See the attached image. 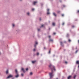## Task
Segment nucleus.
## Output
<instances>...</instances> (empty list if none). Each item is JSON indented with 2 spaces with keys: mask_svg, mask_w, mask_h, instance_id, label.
Instances as JSON below:
<instances>
[{
  "mask_svg": "<svg viewBox=\"0 0 79 79\" xmlns=\"http://www.w3.org/2000/svg\"><path fill=\"white\" fill-rule=\"evenodd\" d=\"M52 69V73H50L49 74L50 79L52 78H53V77L54 76V75L53 74V69Z\"/></svg>",
  "mask_w": 79,
  "mask_h": 79,
  "instance_id": "f257e3e1",
  "label": "nucleus"
},
{
  "mask_svg": "<svg viewBox=\"0 0 79 79\" xmlns=\"http://www.w3.org/2000/svg\"><path fill=\"white\" fill-rule=\"evenodd\" d=\"M15 74H16V75L15 76V77H16V78H18V77H19V75L18 73V70L17 69H15Z\"/></svg>",
  "mask_w": 79,
  "mask_h": 79,
  "instance_id": "f03ea898",
  "label": "nucleus"
},
{
  "mask_svg": "<svg viewBox=\"0 0 79 79\" xmlns=\"http://www.w3.org/2000/svg\"><path fill=\"white\" fill-rule=\"evenodd\" d=\"M13 77V75H10L9 76H8L7 77V79H10V77Z\"/></svg>",
  "mask_w": 79,
  "mask_h": 79,
  "instance_id": "7ed1b4c3",
  "label": "nucleus"
},
{
  "mask_svg": "<svg viewBox=\"0 0 79 79\" xmlns=\"http://www.w3.org/2000/svg\"><path fill=\"white\" fill-rule=\"evenodd\" d=\"M51 66H52L53 68L54 69V71H55L56 70H55V66H52V64H50V65H49V67H51Z\"/></svg>",
  "mask_w": 79,
  "mask_h": 79,
  "instance_id": "20e7f679",
  "label": "nucleus"
},
{
  "mask_svg": "<svg viewBox=\"0 0 79 79\" xmlns=\"http://www.w3.org/2000/svg\"><path fill=\"white\" fill-rule=\"evenodd\" d=\"M37 3V1H35V2H33V4L34 5H36V4Z\"/></svg>",
  "mask_w": 79,
  "mask_h": 79,
  "instance_id": "39448f33",
  "label": "nucleus"
},
{
  "mask_svg": "<svg viewBox=\"0 0 79 79\" xmlns=\"http://www.w3.org/2000/svg\"><path fill=\"white\" fill-rule=\"evenodd\" d=\"M21 70L22 71L23 73H25L26 72L23 68H22Z\"/></svg>",
  "mask_w": 79,
  "mask_h": 79,
  "instance_id": "423d86ee",
  "label": "nucleus"
},
{
  "mask_svg": "<svg viewBox=\"0 0 79 79\" xmlns=\"http://www.w3.org/2000/svg\"><path fill=\"white\" fill-rule=\"evenodd\" d=\"M27 15H28V16H30V12H27Z\"/></svg>",
  "mask_w": 79,
  "mask_h": 79,
  "instance_id": "0eeeda50",
  "label": "nucleus"
},
{
  "mask_svg": "<svg viewBox=\"0 0 79 79\" xmlns=\"http://www.w3.org/2000/svg\"><path fill=\"white\" fill-rule=\"evenodd\" d=\"M71 77H72V76H69L68 77L67 79H71Z\"/></svg>",
  "mask_w": 79,
  "mask_h": 79,
  "instance_id": "6e6552de",
  "label": "nucleus"
},
{
  "mask_svg": "<svg viewBox=\"0 0 79 79\" xmlns=\"http://www.w3.org/2000/svg\"><path fill=\"white\" fill-rule=\"evenodd\" d=\"M12 26L13 27H15V24L14 23H13L12 24Z\"/></svg>",
  "mask_w": 79,
  "mask_h": 79,
  "instance_id": "1a4fd4ad",
  "label": "nucleus"
},
{
  "mask_svg": "<svg viewBox=\"0 0 79 79\" xmlns=\"http://www.w3.org/2000/svg\"><path fill=\"white\" fill-rule=\"evenodd\" d=\"M53 15L54 16H56V14L55 13H53Z\"/></svg>",
  "mask_w": 79,
  "mask_h": 79,
  "instance_id": "9d476101",
  "label": "nucleus"
},
{
  "mask_svg": "<svg viewBox=\"0 0 79 79\" xmlns=\"http://www.w3.org/2000/svg\"><path fill=\"white\" fill-rule=\"evenodd\" d=\"M76 63H77V64H79V61H77ZM78 68H79V65H78Z\"/></svg>",
  "mask_w": 79,
  "mask_h": 79,
  "instance_id": "9b49d317",
  "label": "nucleus"
},
{
  "mask_svg": "<svg viewBox=\"0 0 79 79\" xmlns=\"http://www.w3.org/2000/svg\"><path fill=\"white\" fill-rule=\"evenodd\" d=\"M35 62H36V60H35V61H32V63H33V64L35 63Z\"/></svg>",
  "mask_w": 79,
  "mask_h": 79,
  "instance_id": "f8f14e48",
  "label": "nucleus"
},
{
  "mask_svg": "<svg viewBox=\"0 0 79 79\" xmlns=\"http://www.w3.org/2000/svg\"><path fill=\"white\" fill-rule=\"evenodd\" d=\"M6 74H8V70H7L6 71Z\"/></svg>",
  "mask_w": 79,
  "mask_h": 79,
  "instance_id": "ddd939ff",
  "label": "nucleus"
},
{
  "mask_svg": "<svg viewBox=\"0 0 79 79\" xmlns=\"http://www.w3.org/2000/svg\"><path fill=\"white\" fill-rule=\"evenodd\" d=\"M21 76H22V77H23V76H24V73H22L21 74Z\"/></svg>",
  "mask_w": 79,
  "mask_h": 79,
  "instance_id": "4468645a",
  "label": "nucleus"
},
{
  "mask_svg": "<svg viewBox=\"0 0 79 79\" xmlns=\"http://www.w3.org/2000/svg\"><path fill=\"white\" fill-rule=\"evenodd\" d=\"M30 74L31 76H32V74H33V73H32V72H31Z\"/></svg>",
  "mask_w": 79,
  "mask_h": 79,
  "instance_id": "2eb2a0df",
  "label": "nucleus"
},
{
  "mask_svg": "<svg viewBox=\"0 0 79 79\" xmlns=\"http://www.w3.org/2000/svg\"><path fill=\"white\" fill-rule=\"evenodd\" d=\"M76 75H75L73 77V78L74 79H76Z\"/></svg>",
  "mask_w": 79,
  "mask_h": 79,
  "instance_id": "dca6fc26",
  "label": "nucleus"
},
{
  "mask_svg": "<svg viewBox=\"0 0 79 79\" xmlns=\"http://www.w3.org/2000/svg\"><path fill=\"white\" fill-rule=\"evenodd\" d=\"M16 31H17V32H19V31H20V30L19 29H18L16 30Z\"/></svg>",
  "mask_w": 79,
  "mask_h": 79,
  "instance_id": "f3484780",
  "label": "nucleus"
},
{
  "mask_svg": "<svg viewBox=\"0 0 79 79\" xmlns=\"http://www.w3.org/2000/svg\"><path fill=\"white\" fill-rule=\"evenodd\" d=\"M47 15H49L50 12H49V11H48V12H47Z\"/></svg>",
  "mask_w": 79,
  "mask_h": 79,
  "instance_id": "a211bd4d",
  "label": "nucleus"
},
{
  "mask_svg": "<svg viewBox=\"0 0 79 79\" xmlns=\"http://www.w3.org/2000/svg\"><path fill=\"white\" fill-rule=\"evenodd\" d=\"M35 50H36V49L35 48L33 49V51L34 52H35Z\"/></svg>",
  "mask_w": 79,
  "mask_h": 79,
  "instance_id": "6ab92c4d",
  "label": "nucleus"
},
{
  "mask_svg": "<svg viewBox=\"0 0 79 79\" xmlns=\"http://www.w3.org/2000/svg\"><path fill=\"white\" fill-rule=\"evenodd\" d=\"M52 25H53V26H55V23H53Z\"/></svg>",
  "mask_w": 79,
  "mask_h": 79,
  "instance_id": "aec40b11",
  "label": "nucleus"
},
{
  "mask_svg": "<svg viewBox=\"0 0 79 79\" xmlns=\"http://www.w3.org/2000/svg\"><path fill=\"white\" fill-rule=\"evenodd\" d=\"M60 44L61 45H63V43L62 42H60Z\"/></svg>",
  "mask_w": 79,
  "mask_h": 79,
  "instance_id": "412c9836",
  "label": "nucleus"
},
{
  "mask_svg": "<svg viewBox=\"0 0 79 79\" xmlns=\"http://www.w3.org/2000/svg\"><path fill=\"white\" fill-rule=\"evenodd\" d=\"M36 46H37V44H35L34 45V47L35 48H36Z\"/></svg>",
  "mask_w": 79,
  "mask_h": 79,
  "instance_id": "4be33fe9",
  "label": "nucleus"
},
{
  "mask_svg": "<svg viewBox=\"0 0 79 79\" xmlns=\"http://www.w3.org/2000/svg\"><path fill=\"white\" fill-rule=\"evenodd\" d=\"M49 41H50L53 42V40H51V39H50Z\"/></svg>",
  "mask_w": 79,
  "mask_h": 79,
  "instance_id": "5701e85b",
  "label": "nucleus"
},
{
  "mask_svg": "<svg viewBox=\"0 0 79 79\" xmlns=\"http://www.w3.org/2000/svg\"><path fill=\"white\" fill-rule=\"evenodd\" d=\"M35 44H36V45H37V44H38V43L37 42H35Z\"/></svg>",
  "mask_w": 79,
  "mask_h": 79,
  "instance_id": "b1692460",
  "label": "nucleus"
},
{
  "mask_svg": "<svg viewBox=\"0 0 79 79\" xmlns=\"http://www.w3.org/2000/svg\"><path fill=\"white\" fill-rule=\"evenodd\" d=\"M35 10V9H34V8H32V11H34Z\"/></svg>",
  "mask_w": 79,
  "mask_h": 79,
  "instance_id": "393cba45",
  "label": "nucleus"
},
{
  "mask_svg": "<svg viewBox=\"0 0 79 79\" xmlns=\"http://www.w3.org/2000/svg\"><path fill=\"white\" fill-rule=\"evenodd\" d=\"M37 55H39V53L37 52Z\"/></svg>",
  "mask_w": 79,
  "mask_h": 79,
  "instance_id": "a878e982",
  "label": "nucleus"
},
{
  "mask_svg": "<svg viewBox=\"0 0 79 79\" xmlns=\"http://www.w3.org/2000/svg\"><path fill=\"white\" fill-rule=\"evenodd\" d=\"M28 68H27V69H26V71H28Z\"/></svg>",
  "mask_w": 79,
  "mask_h": 79,
  "instance_id": "bb28decb",
  "label": "nucleus"
},
{
  "mask_svg": "<svg viewBox=\"0 0 79 79\" xmlns=\"http://www.w3.org/2000/svg\"><path fill=\"white\" fill-rule=\"evenodd\" d=\"M40 29H38V31H40Z\"/></svg>",
  "mask_w": 79,
  "mask_h": 79,
  "instance_id": "cd10ccee",
  "label": "nucleus"
},
{
  "mask_svg": "<svg viewBox=\"0 0 79 79\" xmlns=\"http://www.w3.org/2000/svg\"><path fill=\"white\" fill-rule=\"evenodd\" d=\"M53 34H54V35H55V34H56V33H54Z\"/></svg>",
  "mask_w": 79,
  "mask_h": 79,
  "instance_id": "c85d7f7f",
  "label": "nucleus"
},
{
  "mask_svg": "<svg viewBox=\"0 0 79 79\" xmlns=\"http://www.w3.org/2000/svg\"><path fill=\"white\" fill-rule=\"evenodd\" d=\"M65 63L66 64H67V63H68V62H67V61H65Z\"/></svg>",
  "mask_w": 79,
  "mask_h": 79,
  "instance_id": "c756f323",
  "label": "nucleus"
},
{
  "mask_svg": "<svg viewBox=\"0 0 79 79\" xmlns=\"http://www.w3.org/2000/svg\"><path fill=\"white\" fill-rule=\"evenodd\" d=\"M48 37L49 38H50L51 37V36H49Z\"/></svg>",
  "mask_w": 79,
  "mask_h": 79,
  "instance_id": "7c9ffc66",
  "label": "nucleus"
},
{
  "mask_svg": "<svg viewBox=\"0 0 79 79\" xmlns=\"http://www.w3.org/2000/svg\"><path fill=\"white\" fill-rule=\"evenodd\" d=\"M77 52H78V50H77V51H76V53H77Z\"/></svg>",
  "mask_w": 79,
  "mask_h": 79,
  "instance_id": "2f4dec72",
  "label": "nucleus"
},
{
  "mask_svg": "<svg viewBox=\"0 0 79 79\" xmlns=\"http://www.w3.org/2000/svg\"><path fill=\"white\" fill-rule=\"evenodd\" d=\"M62 16H64V14H62Z\"/></svg>",
  "mask_w": 79,
  "mask_h": 79,
  "instance_id": "473e14b6",
  "label": "nucleus"
},
{
  "mask_svg": "<svg viewBox=\"0 0 79 79\" xmlns=\"http://www.w3.org/2000/svg\"><path fill=\"white\" fill-rule=\"evenodd\" d=\"M69 42H71V40H69Z\"/></svg>",
  "mask_w": 79,
  "mask_h": 79,
  "instance_id": "72a5a7b5",
  "label": "nucleus"
},
{
  "mask_svg": "<svg viewBox=\"0 0 79 79\" xmlns=\"http://www.w3.org/2000/svg\"><path fill=\"white\" fill-rule=\"evenodd\" d=\"M20 2H22L23 1V0H19Z\"/></svg>",
  "mask_w": 79,
  "mask_h": 79,
  "instance_id": "f704fd0d",
  "label": "nucleus"
},
{
  "mask_svg": "<svg viewBox=\"0 0 79 79\" xmlns=\"http://www.w3.org/2000/svg\"><path fill=\"white\" fill-rule=\"evenodd\" d=\"M51 51H49V53H50Z\"/></svg>",
  "mask_w": 79,
  "mask_h": 79,
  "instance_id": "c9c22d12",
  "label": "nucleus"
},
{
  "mask_svg": "<svg viewBox=\"0 0 79 79\" xmlns=\"http://www.w3.org/2000/svg\"><path fill=\"white\" fill-rule=\"evenodd\" d=\"M64 23H63L62 24V25H64Z\"/></svg>",
  "mask_w": 79,
  "mask_h": 79,
  "instance_id": "e433bc0d",
  "label": "nucleus"
},
{
  "mask_svg": "<svg viewBox=\"0 0 79 79\" xmlns=\"http://www.w3.org/2000/svg\"><path fill=\"white\" fill-rule=\"evenodd\" d=\"M43 26H44V25H41V27H43Z\"/></svg>",
  "mask_w": 79,
  "mask_h": 79,
  "instance_id": "4c0bfd02",
  "label": "nucleus"
},
{
  "mask_svg": "<svg viewBox=\"0 0 79 79\" xmlns=\"http://www.w3.org/2000/svg\"><path fill=\"white\" fill-rule=\"evenodd\" d=\"M49 11V9H48V11Z\"/></svg>",
  "mask_w": 79,
  "mask_h": 79,
  "instance_id": "58836bf2",
  "label": "nucleus"
},
{
  "mask_svg": "<svg viewBox=\"0 0 79 79\" xmlns=\"http://www.w3.org/2000/svg\"><path fill=\"white\" fill-rule=\"evenodd\" d=\"M67 37H68V34L67 35Z\"/></svg>",
  "mask_w": 79,
  "mask_h": 79,
  "instance_id": "ea45409f",
  "label": "nucleus"
},
{
  "mask_svg": "<svg viewBox=\"0 0 79 79\" xmlns=\"http://www.w3.org/2000/svg\"><path fill=\"white\" fill-rule=\"evenodd\" d=\"M74 27V26H72V27Z\"/></svg>",
  "mask_w": 79,
  "mask_h": 79,
  "instance_id": "a19ab883",
  "label": "nucleus"
},
{
  "mask_svg": "<svg viewBox=\"0 0 79 79\" xmlns=\"http://www.w3.org/2000/svg\"><path fill=\"white\" fill-rule=\"evenodd\" d=\"M77 12L78 13H79V10H78Z\"/></svg>",
  "mask_w": 79,
  "mask_h": 79,
  "instance_id": "79ce46f5",
  "label": "nucleus"
},
{
  "mask_svg": "<svg viewBox=\"0 0 79 79\" xmlns=\"http://www.w3.org/2000/svg\"><path fill=\"white\" fill-rule=\"evenodd\" d=\"M60 2H62L61 1V0H60Z\"/></svg>",
  "mask_w": 79,
  "mask_h": 79,
  "instance_id": "37998d69",
  "label": "nucleus"
},
{
  "mask_svg": "<svg viewBox=\"0 0 79 79\" xmlns=\"http://www.w3.org/2000/svg\"><path fill=\"white\" fill-rule=\"evenodd\" d=\"M63 6H64H64H65L64 5H63Z\"/></svg>",
  "mask_w": 79,
  "mask_h": 79,
  "instance_id": "c03bdc74",
  "label": "nucleus"
},
{
  "mask_svg": "<svg viewBox=\"0 0 79 79\" xmlns=\"http://www.w3.org/2000/svg\"><path fill=\"white\" fill-rule=\"evenodd\" d=\"M44 49H45V47L44 48Z\"/></svg>",
  "mask_w": 79,
  "mask_h": 79,
  "instance_id": "a18cd8bd",
  "label": "nucleus"
},
{
  "mask_svg": "<svg viewBox=\"0 0 79 79\" xmlns=\"http://www.w3.org/2000/svg\"><path fill=\"white\" fill-rule=\"evenodd\" d=\"M56 79H58V78H56Z\"/></svg>",
  "mask_w": 79,
  "mask_h": 79,
  "instance_id": "49530a36",
  "label": "nucleus"
},
{
  "mask_svg": "<svg viewBox=\"0 0 79 79\" xmlns=\"http://www.w3.org/2000/svg\"><path fill=\"white\" fill-rule=\"evenodd\" d=\"M40 21H41V19H40Z\"/></svg>",
  "mask_w": 79,
  "mask_h": 79,
  "instance_id": "de8ad7c7",
  "label": "nucleus"
},
{
  "mask_svg": "<svg viewBox=\"0 0 79 79\" xmlns=\"http://www.w3.org/2000/svg\"><path fill=\"white\" fill-rule=\"evenodd\" d=\"M41 56H42V54H41Z\"/></svg>",
  "mask_w": 79,
  "mask_h": 79,
  "instance_id": "09e8293b",
  "label": "nucleus"
},
{
  "mask_svg": "<svg viewBox=\"0 0 79 79\" xmlns=\"http://www.w3.org/2000/svg\"><path fill=\"white\" fill-rule=\"evenodd\" d=\"M0 54H1V53L0 52Z\"/></svg>",
  "mask_w": 79,
  "mask_h": 79,
  "instance_id": "8fccbe9b",
  "label": "nucleus"
},
{
  "mask_svg": "<svg viewBox=\"0 0 79 79\" xmlns=\"http://www.w3.org/2000/svg\"><path fill=\"white\" fill-rule=\"evenodd\" d=\"M78 42L79 43V40H78Z\"/></svg>",
  "mask_w": 79,
  "mask_h": 79,
  "instance_id": "3c124183",
  "label": "nucleus"
},
{
  "mask_svg": "<svg viewBox=\"0 0 79 79\" xmlns=\"http://www.w3.org/2000/svg\"><path fill=\"white\" fill-rule=\"evenodd\" d=\"M12 79H14L13 78Z\"/></svg>",
  "mask_w": 79,
  "mask_h": 79,
  "instance_id": "603ef678",
  "label": "nucleus"
}]
</instances>
